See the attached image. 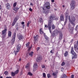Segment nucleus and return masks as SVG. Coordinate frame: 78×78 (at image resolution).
<instances>
[{
    "label": "nucleus",
    "instance_id": "f03ea898",
    "mask_svg": "<svg viewBox=\"0 0 78 78\" xmlns=\"http://www.w3.org/2000/svg\"><path fill=\"white\" fill-rule=\"evenodd\" d=\"M71 53L74 56V57H73L72 59H74V58H76L77 57V55H76V53L74 51V50H73V47H72L71 48Z\"/></svg>",
    "mask_w": 78,
    "mask_h": 78
},
{
    "label": "nucleus",
    "instance_id": "a19ab883",
    "mask_svg": "<svg viewBox=\"0 0 78 78\" xmlns=\"http://www.w3.org/2000/svg\"><path fill=\"white\" fill-rule=\"evenodd\" d=\"M48 78H50V77H51V75L50 74V73H48L47 74Z\"/></svg>",
    "mask_w": 78,
    "mask_h": 78
},
{
    "label": "nucleus",
    "instance_id": "5701e85b",
    "mask_svg": "<svg viewBox=\"0 0 78 78\" xmlns=\"http://www.w3.org/2000/svg\"><path fill=\"white\" fill-rule=\"evenodd\" d=\"M52 30H55V26L53 24V23L52 22Z\"/></svg>",
    "mask_w": 78,
    "mask_h": 78
},
{
    "label": "nucleus",
    "instance_id": "4d7b16f0",
    "mask_svg": "<svg viewBox=\"0 0 78 78\" xmlns=\"http://www.w3.org/2000/svg\"><path fill=\"white\" fill-rule=\"evenodd\" d=\"M24 23H25V22H23L21 23V24L22 25H23V24H24Z\"/></svg>",
    "mask_w": 78,
    "mask_h": 78
},
{
    "label": "nucleus",
    "instance_id": "c03bdc74",
    "mask_svg": "<svg viewBox=\"0 0 78 78\" xmlns=\"http://www.w3.org/2000/svg\"><path fill=\"white\" fill-rule=\"evenodd\" d=\"M78 25H77L76 27L75 28V30H76H76H77V29L78 28Z\"/></svg>",
    "mask_w": 78,
    "mask_h": 78
},
{
    "label": "nucleus",
    "instance_id": "13d9d810",
    "mask_svg": "<svg viewBox=\"0 0 78 78\" xmlns=\"http://www.w3.org/2000/svg\"><path fill=\"white\" fill-rule=\"evenodd\" d=\"M61 69H62L61 70L62 72H63V70H64V68H62Z\"/></svg>",
    "mask_w": 78,
    "mask_h": 78
},
{
    "label": "nucleus",
    "instance_id": "09e8293b",
    "mask_svg": "<svg viewBox=\"0 0 78 78\" xmlns=\"http://www.w3.org/2000/svg\"><path fill=\"white\" fill-rule=\"evenodd\" d=\"M45 38L46 40H47V39H48V38L47 36H45Z\"/></svg>",
    "mask_w": 78,
    "mask_h": 78
},
{
    "label": "nucleus",
    "instance_id": "5fc2aeb1",
    "mask_svg": "<svg viewBox=\"0 0 78 78\" xmlns=\"http://www.w3.org/2000/svg\"><path fill=\"white\" fill-rule=\"evenodd\" d=\"M39 49H40V47H38V48H37V50H39Z\"/></svg>",
    "mask_w": 78,
    "mask_h": 78
},
{
    "label": "nucleus",
    "instance_id": "69168bd1",
    "mask_svg": "<svg viewBox=\"0 0 78 78\" xmlns=\"http://www.w3.org/2000/svg\"><path fill=\"white\" fill-rule=\"evenodd\" d=\"M2 20V17H1V16H0V20Z\"/></svg>",
    "mask_w": 78,
    "mask_h": 78
},
{
    "label": "nucleus",
    "instance_id": "20e7f679",
    "mask_svg": "<svg viewBox=\"0 0 78 78\" xmlns=\"http://www.w3.org/2000/svg\"><path fill=\"white\" fill-rule=\"evenodd\" d=\"M44 6L46 8V9H49L50 8V3L48 2H46L44 4Z\"/></svg>",
    "mask_w": 78,
    "mask_h": 78
},
{
    "label": "nucleus",
    "instance_id": "423d86ee",
    "mask_svg": "<svg viewBox=\"0 0 78 78\" xmlns=\"http://www.w3.org/2000/svg\"><path fill=\"white\" fill-rule=\"evenodd\" d=\"M58 70H57L55 72L53 73H52L53 76L54 78H56L57 77V75H58Z\"/></svg>",
    "mask_w": 78,
    "mask_h": 78
},
{
    "label": "nucleus",
    "instance_id": "9b49d317",
    "mask_svg": "<svg viewBox=\"0 0 78 78\" xmlns=\"http://www.w3.org/2000/svg\"><path fill=\"white\" fill-rule=\"evenodd\" d=\"M20 41H23L24 39V37L22 35H19L18 37Z\"/></svg>",
    "mask_w": 78,
    "mask_h": 78
},
{
    "label": "nucleus",
    "instance_id": "f3484780",
    "mask_svg": "<svg viewBox=\"0 0 78 78\" xmlns=\"http://www.w3.org/2000/svg\"><path fill=\"white\" fill-rule=\"evenodd\" d=\"M19 8H19L17 7H15L14 8H13V10H14V11H16L15 12L16 13H17V11H18Z\"/></svg>",
    "mask_w": 78,
    "mask_h": 78
},
{
    "label": "nucleus",
    "instance_id": "72a5a7b5",
    "mask_svg": "<svg viewBox=\"0 0 78 78\" xmlns=\"http://www.w3.org/2000/svg\"><path fill=\"white\" fill-rule=\"evenodd\" d=\"M26 68H27V69H28V68H30V64H27L26 66Z\"/></svg>",
    "mask_w": 78,
    "mask_h": 78
},
{
    "label": "nucleus",
    "instance_id": "2f4dec72",
    "mask_svg": "<svg viewBox=\"0 0 78 78\" xmlns=\"http://www.w3.org/2000/svg\"><path fill=\"white\" fill-rule=\"evenodd\" d=\"M16 5H17V2H15L13 4V8H15V7L16 6Z\"/></svg>",
    "mask_w": 78,
    "mask_h": 78
},
{
    "label": "nucleus",
    "instance_id": "4c0bfd02",
    "mask_svg": "<svg viewBox=\"0 0 78 78\" xmlns=\"http://www.w3.org/2000/svg\"><path fill=\"white\" fill-rule=\"evenodd\" d=\"M31 23V21H29L28 22V23H27V27H29V25H30V24Z\"/></svg>",
    "mask_w": 78,
    "mask_h": 78
},
{
    "label": "nucleus",
    "instance_id": "37998d69",
    "mask_svg": "<svg viewBox=\"0 0 78 78\" xmlns=\"http://www.w3.org/2000/svg\"><path fill=\"white\" fill-rule=\"evenodd\" d=\"M64 65H65V62H63L61 64V66H64Z\"/></svg>",
    "mask_w": 78,
    "mask_h": 78
},
{
    "label": "nucleus",
    "instance_id": "58836bf2",
    "mask_svg": "<svg viewBox=\"0 0 78 78\" xmlns=\"http://www.w3.org/2000/svg\"><path fill=\"white\" fill-rule=\"evenodd\" d=\"M43 76L44 78H45V77H46V74H45V73H43Z\"/></svg>",
    "mask_w": 78,
    "mask_h": 78
},
{
    "label": "nucleus",
    "instance_id": "ea45409f",
    "mask_svg": "<svg viewBox=\"0 0 78 78\" xmlns=\"http://www.w3.org/2000/svg\"><path fill=\"white\" fill-rule=\"evenodd\" d=\"M4 74L6 75L8 74V71H5L4 73Z\"/></svg>",
    "mask_w": 78,
    "mask_h": 78
},
{
    "label": "nucleus",
    "instance_id": "864d4df0",
    "mask_svg": "<svg viewBox=\"0 0 78 78\" xmlns=\"http://www.w3.org/2000/svg\"><path fill=\"white\" fill-rule=\"evenodd\" d=\"M58 52H57L55 54V56H58Z\"/></svg>",
    "mask_w": 78,
    "mask_h": 78
},
{
    "label": "nucleus",
    "instance_id": "a878e982",
    "mask_svg": "<svg viewBox=\"0 0 78 78\" xmlns=\"http://www.w3.org/2000/svg\"><path fill=\"white\" fill-rule=\"evenodd\" d=\"M12 34V33H11V31H8V36L9 37H11V34Z\"/></svg>",
    "mask_w": 78,
    "mask_h": 78
},
{
    "label": "nucleus",
    "instance_id": "e2e57ef3",
    "mask_svg": "<svg viewBox=\"0 0 78 78\" xmlns=\"http://www.w3.org/2000/svg\"><path fill=\"white\" fill-rule=\"evenodd\" d=\"M21 61V58H20L19 59V61Z\"/></svg>",
    "mask_w": 78,
    "mask_h": 78
},
{
    "label": "nucleus",
    "instance_id": "774afa93",
    "mask_svg": "<svg viewBox=\"0 0 78 78\" xmlns=\"http://www.w3.org/2000/svg\"><path fill=\"white\" fill-rule=\"evenodd\" d=\"M0 78H3V76H0Z\"/></svg>",
    "mask_w": 78,
    "mask_h": 78
},
{
    "label": "nucleus",
    "instance_id": "603ef678",
    "mask_svg": "<svg viewBox=\"0 0 78 78\" xmlns=\"http://www.w3.org/2000/svg\"><path fill=\"white\" fill-rule=\"evenodd\" d=\"M50 73H53V71L52 70H51V71H50Z\"/></svg>",
    "mask_w": 78,
    "mask_h": 78
},
{
    "label": "nucleus",
    "instance_id": "de8ad7c7",
    "mask_svg": "<svg viewBox=\"0 0 78 78\" xmlns=\"http://www.w3.org/2000/svg\"><path fill=\"white\" fill-rule=\"evenodd\" d=\"M50 53H53V54L54 52H53V50H51V51H50Z\"/></svg>",
    "mask_w": 78,
    "mask_h": 78
},
{
    "label": "nucleus",
    "instance_id": "c756f323",
    "mask_svg": "<svg viewBox=\"0 0 78 78\" xmlns=\"http://www.w3.org/2000/svg\"><path fill=\"white\" fill-rule=\"evenodd\" d=\"M33 51L31 52L30 53H29V55L30 56H33Z\"/></svg>",
    "mask_w": 78,
    "mask_h": 78
},
{
    "label": "nucleus",
    "instance_id": "79ce46f5",
    "mask_svg": "<svg viewBox=\"0 0 78 78\" xmlns=\"http://www.w3.org/2000/svg\"><path fill=\"white\" fill-rule=\"evenodd\" d=\"M16 23L15 22L13 21V23L12 24V27H13V26H14V25H15V24H16Z\"/></svg>",
    "mask_w": 78,
    "mask_h": 78
},
{
    "label": "nucleus",
    "instance_id": "aec40b11",
    "mask_svg": "<svg viewBox=\"0 0 78 78\" xmlns=\"http://www.w3.org/2000/svg\"><path fill=\"white\" fill-rule=\"evenodd\" d=\"M18 19H19V18L18 17H16L14 19L13 21L16 23L17 22V21L18 20Z\"/></svg>",
    "mask_w": 78,
    "mask_h": 78
},
{
    "label": "nucleus",
    "instance_id": "6e6552de",
    "mask_svg": "<svg viewBox=\"0 0 78 78\" xmlns=\"http://www.w3.org/2000/svg\"><path fill=\"white\" fill-rule=\"evenodd\" d=\"M58 34V31L57 30H55L52 34V36H56Z\"/></svg>",
    "mask_w": 78,
    "mask_h": 78
},
{
    "label": "nucleus",
    "instance_id": "39448f33",
    "mask_svg": "<svg viewBox=\"0 0 78 78\" xmlns=\"http://www.w3.org/2000/svg\"><path fill=\"white\" fill-rule=\"evenodd\" d=\"M20 47L19 46V45H17V48H16V51H13V53H15V55H17V52H19V50H20Z\"/></svg>",
    "mask_w": 78,
    "mask_h": 78
},
{
    "label": "nucleus",
    "instance_id": "9d476101",
    "mask_svg": "<svg viewBox=\"0 0 78 78\" xmlns=\"http://www.w3.org/2000/svg\"><path fill=\"white\" fill-rule=\"evenodd\" d=\"M37 67L38 66L37 65V63H35L34 64V71H36L37 69Z\"/></svg>",
    "mask_w": 78,
    "mask_h": 78
},
{
    "label": "nucleus",
    "instance_id": "c9c22d12",
    "mask_svg": "<svg viewBox=\"0 0 78 78\" xmlns=\"http://www.w3.org/2000/svg\"><path fill=\"white\" fill-rule=\"evenodd\" d=\"M71 7L70 9H75V5H71Z\"/></svg>",
    "mask_w": 78,
    "mask_h": 78
},
{
    "label": "nucleus",
    "instance_id": "e433bc0d",
    "mask_svg": "<svg viewBox=\"0 0 78 78\" xmlns=\"http://www.w3.org/2000/svg\"><path fill=\"white\" fill-rule=\"evenodd\" d=\"M19 69H17V70L15 71V73L16 75V74H18V73H19Z\"/></svg>",
    "mask_w": 78,
    "mask_h": 78
},
{
    "label": "nucleus",
    "instance_id": "c85d7f7f",
    "mask_svg": "<svg viewBox=\"0 0 78 78\" xmlns=\"http://www.w3.org/2000/svg\"><path fill=\"white\" fill-rule=\"evenodd\" d=\"M11 75L12 76H14L15 75H16V73L14 72H11Z\"/></svg>",
    "mask_w": 78,
    "mask_h": 78
},
{
    "label": "nucleus",
    "instance_id": "6ab92c4d",
    "mask_svg": "<svg viewBox=\"0 0 78 78\" xmlns=\"http://www.w3.org/2000/svg\"><path fill=\"white\" fill-rule=\"evenodd\" d=\"M76 19H75V17L74 16H72L71 17V20L72 22H75Z\"/></svg>",
    "mask_w": 78,
    "mask_h": 78
},
{
    "label": "nucleus",
    "instance_id": "f257e3e1",
    "mask_svg": "<svg viewBox=\"0 0 78 78\" xmlns=\"http://www.w3.org/2000/svg\"><path fill=\"white\" fill-rule=\"evenodd\" d=\"M51 20H55V16H54V15L53 14L51 15L50 17V20H49L48 25L47 26V25H45L44 26L45 28H48L51 33V25L52 24V22H51Z\"/></svg>",
    "mask_w": 78,
    "mask_h": 78
},
{
    "label": "nucleus",
    "instance_id": "b1692460",
    "mask_svg": "<svg viewBox=\"0 0 78 78\" xmlns=\"http://www.w3.org/2000/svg\"><path fill=\"white\" fill-rule=\"evenodd\" d=\"M39 31H40V33L41 34H44V31H42V28H41L40 29Z\"/></svg>",
    "mask_w": 78,
    "mask_h": 78
},
{
    "label": "nucleus",
    "instance_id": "052dcab7",
    "mask_svg": "<svg viewBox=\"0 0 78 78\" xmlns=\"http://www.w3.org/2000/svg\"><path fill=\"white\" fill-rule=\"evenodd\" d=\"M6 78H12V77H11L7 76V77H6Z\"/></svg>",
    "mask_w": 78,
    "mask_h": 78
},
{
    "label": "nucleus",
    "instance_id": "393cba45",
    "mask_svg": "<svg viewBox=\"0 0 78 78\" xmlns=\"http://www.w3.org/2000/svg\"><path fill=\"white\" fill-rule=\"evenodd\" d=\"M69 54L68 51H66L64 54V55L65 56H67V55Z\"/></svg>",
    "mask_w": 78,
    "mask_h": 78
},
{
    "label": "nucleus",
    "instance_id": "2eb2a0df",
    "mask_svg": "<svg viewBox=\"0 0 78 78\" xmlns=\"http://www.w3.org/2000/svg\"><path fill=\"white\" fill-rule=\"evenodd\" d=\"M60 21H64V15H61L60 16Z\"/></svg>",
    "mask_w": 78,
    "mask_h": 78
},
{
    "label": "nucleus",
    "instance_id": "49530a36",
    "mask_svg": "<svg viewBox=\"0 0 78 78\" xmlns=\"http://www.w3.org/2000/svg\"><path fill=\"white\" fill-rule=\"evenodd\" d=\"M29 11H30L31 12L33 11V9H31V8H29Z\"/></svg>",
    "mask_w": 78,
    "mask_h": 78
},
{
    "label": "nucleus",
    "instance_id": "a18cd8bd",
    "mask_svg": "<svg viewBox=\"0 0 78 78\" xmlns=\"http://www.w3.org/2000/svg\"><path fill=\"white\" fill-rule=\"evenodd\" d=\"M42 67L43 68L45 69V66L44 65H43L42 66Z\"/></svg>",
    "mask_w": 78,
    "mask_h": 78
},
{
    "label": "nucleus",
    "instance_id": "1a4fd4ad",
    "mask_svg": "<svg viewBox=\"0 0 78 78\" xmlns=\"http://www.w3.org/2000/svg\"><path fill=\"white\" fill-rule=\"evenodd\" d=\"M69 15V13L67 12L66 13L65 15V24H66L67 22V17H68V16Z\"/></svg>",
    "mask_w": 78,
    "mask_h": 78
},
{
    "label": "nucleus",
    "instance_id": "0eeeda50",
    "mask_svg": "<svg viewBox=\"0 0 78 78\" xmlns=\"http://www.w3.org/2000/svg\"><path fill=\"white\" fill-rule=\"evenodd\" d=\"M26 46L27 48H29L28 49V51H30L31 50V48H32V45L30 47V42H28L27 44H26Z\"/></svg>",
    "mask_w": 78,
    "mask_h": 78
},
{
    "label": "nucleus",
    "instance_id": "338daca9",
    "mask_svg": "<svg viewBox=\"0 0 78 78\" xmlns=\"http://www.w3.org/2000/svg\"><path fill=\"white\" fill-rule=\"evenodd\" d=\"M51 2H54V0H52Z\"/></svg>",
    "mask_w": 78,
    "mask_h": 78
},
{
    "label": "nucleus",
    "instance_id": "6e6d98bb",
    "mask_svg": "<svg viewBox=\"0 0 78 78\" xmlns=\"http://www.w3.org/2000/svg\"><path fill=\"white\" fill-rule=\"evenodd\" d=\"M30 6H33V4L31 3H30Z\"/></svg>",
    "mask_w": 78,
    "mask_h": 78
},
{
    "label": "nucleus",
    "instance_id": "cd10ccee",
    "mask_svg": "<svg viewBox=\"0 0 78 78\" xmlns=\"http://www.w3.org/2000/svg\"><path fill=\"white\" fill-rule=\"evenodd\" d=\"M39 22H40V23H43V20L42 18H40L39 19Z\"/></svg>",
    "mask_w": 78,
    "mask_h": 78
},
{
    "label": "nucleus",
    "instance_id": "bb28decb",
    "mask_svg": "<svg viewBox=\"0 0 78 78\" xmlns=\"http://www.w3.org/2000/svg\"><path fill=\"white\" fill-rule=\"evenodd\" d=\"M7 31V29H5L4 30L2 31V34H5L6 33V31Z\"/></svg>",
    "mask_w": 78,
    "mask_h": 78
},
{
    "label": "nucleus",
    "instance_id": "680f3d73",
    "mask_svg": "<svg viewBox=\"0 0 78 78\" xmlns=\"http://www.w3.org/2000/svg\"><path fill=\"white\" fill-rule=\"evenodd\" d=\"M43 10H46V9H45V8L44 7L43 8Z\"/></svg>",
    "mask_w": 78,
    "mask_h": 78
},
{
    "label": "nucleus",
    "instance_id": "412c9836",
    "mask_svg": "<svg viewBox=\"0 0 78 78\" xmlns=\"http://www.w3.org/2000/svg\"><path fill=\"white\" fill-rule=\"evenodd\" d=\"M75 2L73 1H72L71 2L70 5L75 6Z\"/></svg>",
    "mask_w": 78,
    "mask_h": 78
},
{
    "label": "nucleus",
    "instance_id": "473e14b6",
    "mask_svg": "<svg viewBox=\"0 0 78 78\" xmlns=\"http://www.w3.org/2000/svg\"><path fill=\"white\" fill-rule=\"evenodd\" d=\"M62 78H67V76L66 74H63L62 76Z\"/></svg>",
    "mask_w": 78,
    "mask_h": 78
},
{
    "label": "nucleus",
    "instance_id": "bf43d9fd",
    "mask_svg": "<svg viewBox=\"0 0 78 78\" xmlns=\"http://www.w3.org/2000/svg\"><path fill=\"white\" fill-rule=\"evenodd\" d=\"M43 34H44V37H45V36H46V35H45V33H44Z\"/></svg>",
    "mask_w": 78,
    "mask_h": 78
},
{
    "label": "nucleus",
    "instance_id": "8fccbe9b",
    "mask_svg": "<svg viewBox=\"0 0 78 78\" xmlns=\"http://www.w3.org/2000/svg\"><path fill=\"white\" fill-rule=\"evenodd\" d=\"M71 78H74V75H72L71 76Z\"/></svg>",
    "mask_w": 78,
    "mask_h": 78
},
{
    "label": "nucleus",
    "instance_id": "7c9ffc66",
    "mask_svg": "<svg viewBox=\"0 0 78 78\" xmlns=\"http://www.w3.org/2000/svg\"><path fill=\"white\" fill-rule=\"evenodd\" d=\"M74 48L75 49H77L78 50V45H74Z\"/></svg>",
    "mask_w": 78,
    "mask_h": 78
},
{
    "label": "nucleus",
    "instance_id": "4be33fe9",
    "mask_svg": "<svg viewBox=\"0 0 78 78\" xmlns=\"http://www.w3.org/2000/svg\"><path fill=\"white\" fill-rule=\"evenodd\" d=\"M62 34H60L59 35V39H58V41H61V39H62Z\"/></svg>",
    "mask_w": 78,
    "mask_h": 78
},
{
    "label": "nucleus",
    "instance_id": "3c124183",
    "mask_svg": "<svg viewBox=\"0 0 78 78\" xmlns=\"http://www.w3.org/2000/svg\"><path fill=\"white\" fill-rule=\"evenodd\" d=\"M19 30V27H17V28L16 29V31H18V30Z\"/></svg>",
    "mask_w": 78,
    "mask_h": 78
},
{
    "label": "nucleus",
    "instance_id": "4468645a",
    "mask_svg": "<svg viewBox=\"0 0 78 78\" xmlns=\"http://www.w3.org/2000/svg\"><path fill=\"white\" fill-rule=\"evenodd\" d=\"M39 37V36L38 35H37L35 36H34V41H38V38Z\"/></svg>",
    "mask_w": 78,
    "mask_h": 78
},
{
    "label": "nucleus",
    "instance_id": "7ed1b4c3",
    "mask_svg": "<svg viewBox=\"0 0 78 78\" xmlns=\"http://www.w3.org/2000/svg\"><path fill=\"white\" fill-rule=\"evenodd\" d=\"M16 35V33L14 32L13 34L12 39L11 41V43L12 44H13L14 43V42H15Z\"/></svg>",
    "mask_w": 78,
    "mask_h": 78
},
{
    "label": "nucleus",
    "instance_id": "dca6fc26",
    "mask_svg": "<svg viewBox=\"0 0 78 78\" xmlns=\"http://www.w3.org/2000/svg\"><path fill=\"white\" fill-rule=\"evenodd\" d=\"M73 30V28L72 27H70L69 28V31L70 33H72Z\"/></svg>",
    "mask_w": 78,
    "mask_h": 78
},
{
    "label": "nucleus",
    "instance_id": "0e129e2a",
    "mask_svg": "<svg viewBox=\"0 0 78 78\" xmlns=\"http://www.w3.org/2000/svg\"><path fill=\"white\" fill-rule=\"evenodd\" d=\"M2 9V6L1 5H0V9Z\"/></svg>",
    "mask_w": 78,
    "mask_h": 78
},
{
    "label": "nucleus",
    "instance_id": "a211bd4d",
    "mask_svg": "<svg viewBox=\"0 0 78 78\" xmlns=\"http://www.w3.org/2000/svg\"><path fill=\"white\" fill-rule=\"evenodd\" d=\"M42 60V58L41 57H38L37 58L36 61L37 62H39Z\"/></svg>",
    "mask_w": 78,
    "mask_h": 78
},
{
    "label": "nucleus",
    "instance_id": "ddd939ff",
    "mask_svg": "<svg viewBox=\"0 0 78 78\" xmlns=\"http://www.w3.org/2000/svg\"><path fill=\"white\" fill-rule=\"evenodd\" d=\"M68 19L69 20V22L70 23H71L72 24H73L74 26H75V23H73L72 22V21H71V19H70V16H68Z\"/></svg>",
    "mask_w": 78,
    "mask_h": 78
},
{
    "label": "nucleus",
    "instance_id": "f8f14e48",
    "mask_svg": "<svg viewBox=\"0 0 78 78\" xmlns=\"http://www.w3.org/2000/svg\"><path fill=\"white\" fill-rule=\"evenodd\" d=\"M6 6L7 9H11V6L9 3H7L6 5Z\"/></svg>",
    "mask_w": 78,
    "mask_h": 78
},
{
    "label": "nucleus",
    "instance_id": "f704fd0d",
    "mask_svg": "<svg viewBox=\"0 0 78 78\" xmlns=\"http://www.w3.org/2000/svg\"><path fill=\"white\" fill-rule=\"evenodd\" d=\"M27 75H30V76H33V74H32L31 72H29L28 73Z\"/></svg>",
    "mask_w": 78,
    "mask_h": 78
}]
</instances>
